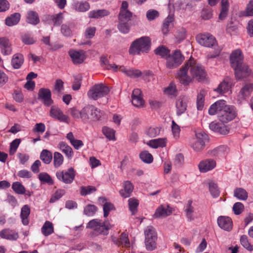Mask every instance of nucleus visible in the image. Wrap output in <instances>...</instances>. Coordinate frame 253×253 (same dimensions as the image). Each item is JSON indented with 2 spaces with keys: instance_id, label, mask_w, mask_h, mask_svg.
<instances>
[{
  "instance_id": "nucleus-2",
  "label": "nucleus",
  "mask_w": 253,
  "mask_h": 253,
  "mask_svg": "<svg viewBox=\"0 0 253 253\" xmlns=\"http://www.w3.org/2000/svg\"><path fill=\"white\" fill-rule=\"evenodd\" d=\"M211 115L217 114L219 120L223 123H227L233 120L237 115L235 108L226 104L225 101L218 100L212 104L209 109Z\"/></svg>"
},
{
  "instance_id": "nucleus-15",
  "label": "nucleus",
  "mask_w": 253,
  "mask_h": 253,
  "mask_svg": "<svg viewBox=\"0 0 253 253\" xmlns=\"http://www.w3.org/2000/svg\"><path fill=\"white\" fill-rule=\"evenodd\" d=\"M235 71V77L238 80L247 78L251 74V71L249 69L248 65L245 64H243L237 67V68L233 69Z\"/></svg>"
},
{
  "instance_id": "nucleus-31",
  "label": "nucleus",
  "mask_w": 253,
  "mask_h": 253,
  "mask_svg": "<svg viewBox=\"0 0 253 253\" xmlns=\"http://www.w3.org/2000/svg\"><path fill=\"white\" fill-rule=\"evenodd\" d=\"M30 213V207L28 205L23 206L21 210L20 217L22 219V223L24 225H27L29 224L28 217Z\"/></svg>"
},
{
  "instance_id": "nucleus-47",
  "label": "nucleus",
  "mask_w": 253,
  "mask_h": 253,
  "mask_svg": "<svg viewBox=\"0 0 253 253\" xmlns=\"http://www.w3.org/2000/svg\"><path fill=\"white\" fill-rule=\"evenodd\" d=\"M39 180L43 183H47L49 185H53L54 182L51 176L46 172H41L39 174Z\"/></svg>"
},
{
  "instance_id": "nucleus-63",
  "label": "nucleus",
  "mask_w": 253,
  "mask_h": 253,
  "mask_svg": "<svg viewBox=\"0 0 253 253\" xmlns=\"http://www.w3.org/2000/svg\"><path fill=\"white\" fill-rule=\"evenodd\" d=\"M161 128L157 126H151L146 131L147 134L151 137H155L159 135Z\"/></svg>"
},
{
  "instance_id": "nucleus-21",
  "label": "nucleus",
  "mask_w": 253,
  "mask_h": 253,
  "mask_svg": "<svg viewBox=\"0 0 253 253\" xmlns=\"http://www.w3.org/2000/svg\"><path fill=\"white\" fill-rule=\"evenodd\" d=\"M218 226L224 230L230 231L232 228V221L228 216H220L217 218Z\"/></svg>"
},
{
  "instance_id": "nucleus-52",
  "label": "nucleus",
  "mask_w": 253,
  "mask_h": 253,
  "mask_svg": "<svg viewBox=\"0 0 253 253\" xmlns=\"http://www.w3.org/2000/svg\"><path fill=\"white\" fill-rule=\"evenodd\" d=\"M48 17L52 21L53 24L55 26H59L63 21V13L60 12L55 15H49Z\"/></svg>"
},
{
  "instance_id": "nucleus-25",
  "label": "nucleus",
  "mask_w": 253,
  "mask_h": 253,
  "mask_svg": "<svg viewBox=\"0 0 253 253\" xmlns=\"http://www.w3.org/2000/svg\"><path fill=\"white\" fill-rule=\"evenodd\" d=\"M123 189L120 190V194L124 198H128L130 196L133 190V186L129 181H126L123 184Z\"/></svg>"
},
{
  "instance_id": "nucleus-19",
  "label": "nucleus",
  "mask_w": 253,
  "mask_h": 253,
  "mask_svg": "<svg viewBox=\"0 0 253 253\" xmlns=\"http://www.w3.org/2000/svg\"><path fill=\"white\" fill-rule=\"evenodd\" d=\"M132 104L137 107H142L144 104V101L142 98L141 91L138 88L134 89L131 95Z\"/></svg>"
},
{
  "instance_id": "nucleus-57",
  "label": "nucleus",
  "mask_w": 253,
  "mask_h": 253,
  "mask_svg": "<svg viewBox=\"0 0 253 253\" xmlns=\"http://www.w3.org/2000/svg\"><path fill=\"white\" fill-rule=\"evenodd\" d=\"M240 241L241 244L247 250L252 251L253 250V246L249 242L248 237L245 235H242L240 237Z\"/></svg>"
},
{
  "instance_id": "nucleus-26",
  "label": "nucleus",
  "mask_w": 253,
  "mask_h": 253,
  "mask_svg": "<svg viewBox=\"0 0 253 253\" xmlns=\"http://www.w3.org/2000/svg\"><path fill=\"white\" fill-rule=\"evenodd\" d=\"M100 203L103 204V216L107 217L111 211L115 210L114 206L110 202L106 201V199L104 197H99L98 199Z\"/></svg>"
},
{
  "instance_id": "nucleus-34",
  "label": "nucleus",
  "mask_w": 253,
  "mask_h": 253,
  "mask_svg": "<svg viewBox=\"0 0 253 253\" xmlns=\"http://www.w3.org/2000/svg\"><path fill=\"white\" fill-rule=\"evenodd\" d=\"M24 62V57L22 54L16 53L13 55L11 60V65L14 69H19Z\"/></svg>"
},
{
  "instance_id": "nucleus-64",
  "label": "nucleus",
  "mask_w": 253,
  "mask_h": 253,
  "mask_svg": "<svg viewBox=\"0 0 253 253\" xmlns=\"http://www.w3.org/2000/svg\"><path fill=\"white\" fill-rule=\"evenodd\" d=\"M61 32L65 37H70L72 35V30L71 25L63 24L61 27Z\"/></svg>"
},
{
  "instance_id": "nucleus-45",
  "label": "nucleus",
  "mask_w": 253,
  "mask_h": 253,
  "mask_svg": "<svg viewBox=\"0 0 253 253\" xmlns=\"http://www.w3.org/2000/svg\"><path fill=\"white\" fill-rule=\"evenodd\" d=\"M166 139L158 138L150 140L148 144L153 148H157L159 147H165L166 146Z\"/></svg>"
},
{
  "instance_id": "nucleus-51",
  "label": "nucleus",
  "mask_w": 253,
  "mask_h": 253,
  "mask_svg": "<svg viewBox=\"0 0 253 253\" xmlns=\"http://www.w3.org/2000/svg\"><path fill=\"white\" fill-rule=\"evenodd\" d=\"M155 53L166 59L170 54V50L164 46H160L155 50Z\"/></svg>"
},
{
  "instance_id": "nucleus-54",
  "label": "nucleus",
  "mask_w": 253,
  "mask_h": 253,
  "mask_svg": "<svg viewBox=\"0 0 253 253\" xmlns=\"http://www.w3.org/2000/svg\"><path fill=\"white\" fill-rule=\"evenodd\" d=\"M13 190L17 194H24L25 188L24 186L19 182H14L12 185Z\"/></svg>"
},
{
  "instance_id": "nucleus-24",
  "label": "nucleus",
  "mask_w": 253,
  "mask_h": 253,
  "mask_svg": "<svg viewBox=\"0 0 253 253\" xmlns=\"http://www.w3.org/2000/svg\"><path fill=\"white\" fill-rule=\"evenodd\" d=\"M187 100L185 96H180L176 101V114L180 116L184 113L187 108Z\"/></svg>"
},
{
  "instance_id": "nucleus-36",
  "label": "nucleus",
  "mask_w": 253,
  "mask_h": 253,
  "mask_svg": "<svg viewBox=\"0 0 253 253\" xmlns=\"http://www.w3.org/2000/svg\"><path fill=\"white\" fill-rule=\"evenodd\" d=\"M26 21L34 25H37L40 22L38 14L33 10L29 11L27 14Z\"/></svg>"
},
{
  "instance_id": "nucleus-29",
  "label": "nucleus",
  "mask_w": 253,
  "mask_h": 253,
  "mask_svg": "<svg viewBox=\"0 0 253 253\" xmlns=\"http://www.w3.org/2000/svg\"><path fill=\"white\" fill-rule=\"evenodd\" d=\"M228 152V148L226 146H218L209 151V154L212 156L221 157Z\"/></svg>"
},
{
  "instance_id": "nucleus-4",
  "label": "nucleus",
  "mask_w": 253,
  "mask_h": 253,
  "mask_svg": "<svg viewBox=\"0 0 253 253\" xmlns=\"http://www.w3.org/2000/svg\"><path fill=\"white\" fill-rule=\"evenodd\" d=\"M86 227L92 230L91 235L95 237L98 235H107L112 225L108 220L102 222L99 219H93L87 223Z\"/></svg>"
},
{
  "instance_id": "nucleus-20",
  "label": "nucleus",
  "mask_w": 253,
  "mask_h": 253,
  "mask_svg": "<svg viewBox=\"0 0 253 253\" xmlns=\"http://www.w3.org/2000/svg\"><path fill=\"white\" fill-rule=\"evenodd\" d=\"M172 212L171 208L169 205H161L156 210L155 218H163L169 215Z\"/></svg>"
},
{
  "instance_id": "nucleus-27",
  "label": "nucleus",
  "mask_w": 253,
  "mask_h": 253,
  "mask_svg": "<svg viewBox=\"0 0 253 253\" xmlns=\"http://www.w3.org/2000/svg\"><path fill=\"white\" fill-rule=\"evenodd\" d=\"M209 127L211 130L221 134L225 135L229 132V130L225 126L215 122H211L209 125Z\"/></svg>"
},
{
  "instance_id": "nucleus-28",
  "label": "nucleus",
  "mask_w": 253,
  "mask_h": 253,
  "mask_svg": "<svg viewBox=\"0 0 253 253\" xmlns=\"http://www.w3.org/2000/svg\"><path fill=\"white\" fill-rule=\"evenodd\" d=\"M0 236L9 240H16L19 237L17 232L8 229H4L0 232Z\"/></svg>"
},
{
  "instance_id": "nucleus-62",
  "label": "nucleus",
  "mask_w": 253,
  "mask_h": 253,
  "mask_svg": "<svg viewBox=\"0 0 253 253\" xmlns=\"http://www.w3.org/2000/svg\"><path fill=\"white\" fill-rule=\"evenodd\" d=\"M173 17L171 15H169L165 20L162 27V32L164 35L168 34L169 24L173 21Z\"/></svg>"
},
{
  "instance_id": "nucleus-56",
  "label": "nucleus",
  "mask_w": 253,
  "mask_h": 253,
  "mask_svg": "<svg viewBox=\"0 0 253 253\" xmlns=\"http://www.w3.org/2000/svg\"><path fill=\"white\" fill-rule=\"evenodd\" d=\"M213 15L212 8L210 6H207L202 11L201 18L204 20H209L211 19Z\"/></svg>"
},
{
  "instance_id": "nucleus-17",
  "label": "nucleus",
  "mask_w": 253,
  "mask_h": 253,
  "mask_svg": "<svg viewBox=\"0 0 253 253\" xmlns=\"http://www.w3.org/2000/svg\"><path fill=\"white\" fill-rule=\"evenodd\" d=\"M216 166L215 161L211 159L202 161L198 165L199 170L202 172H206L214 169Z\"/></svg>"
},
{
  "instance_id": "nucleus-16",
  "label": "nucleus",
  "mask_w": 253,
  "mask_h": 253,
  "mask_svg": "<svg viewBox=\"0 0 253 253\" xmlns=\"http://www.w3.org/2000/svg\"><path fill=\"white\" fill-rule=\"evenodd\" d=\"M233 85L232 80L227 77L224 79L214 90L219 94H222L229 91Z\"/></svg>"
},
{
  "instance_id": "nucleus-13",
  "label": "nucleus",
  "mask_w": 253,
  "mask_h": 253,
  "mask_svg": "<svg viewBox=\"0 0 253 253\" xmlns=\"http://www.w3.org/2000/svg\"><path fill=\"white\" fill-rule=\"evenodd\" d=\"M38 99L41 100L46 106H49L53 103L51 99V92L49 89L41 88L38 92Z\"/></svg>"
},
{
  "instance_id": "nucleus-43",
  "label": "nucleus",
  "mask_w": 253,
  "mask_h": 253,
  "mask_svg": "<svg viewBox=\"0 0 253 253\" xmlns=\"http://www.w3.org/2000/svg\"><path fill=\"white\" fill-rule=\"evenodd\" d=\"M74 5L75 10L80 12H85L90 8L89 4L86 1H76Z\"/></svg>"
},
{
  "instance_id": "nucleus-9",
  "label": "nucleus",
  "mask_w": 253,
  "mask_h": 253,
  "mask_svg": "<svg viewBox=\"0 0 253 253\" xmlns=\"http://www.w3.org/2000/svg\"><path fill=\"white\" fill-rule=\"evenodd\" d=\"M184 57L179 50H175L171 55L166 58V66L168 68L173 69L178 67L184 60Z\"/></svg>"
},
{
  "instance_id": "nucleus-1",
  "label": "nucleus",
  "mask_w": 253,
  "mask_h": 253,
  "mask_svg": "<svg viewBox=\"0 0 253 253\" xmlns=\"http://www.w3.org/2000/svg\"><path fill=\"white\" fill-rule=\"evenodd\" d=\"M177 75L180 83L188 85L194 79L198 82L203 81L207 74L203 66L190 58L180 68Z\"/></svg>"
},
{
  "instance_id": "nucleus-38",
  "label": "nucleus",
  "mask_w": 253,
  "mask_h": 253,
  "mask_svg": "<svg viewBox=\"0 0 253 253\" xmlns=\"http://www.w3.org/2000/svg\"><path fill=\"white\" fill-rule=\"evenodd\" d=\"M234 196L240 200H246L248 197L246 190L243 188H236L234 191Z\"/></svg>"
},
{
  "instance_id": "nucleus-22",
  "label": "nucleus",
  "mask_w": 253,
  "mask_h": 253,
  "mask_svg": "<svg viewBox=\"0 0 253 253\" xmlns=\"http://www.w3.org/2000/svg\"><path fill=\"white\" fill-rule=\"evenodd\" d=\"M50 115L51 117L57 119L61 122L67 123L68 117L64 115L62 111L58 107H51L50 111Z\"/></svg>"
},
{
  "instance_id": "nucleus-7",
  "label": "nucleus",
  "mask_w": 253,
  "mask_h": 253,
  "mask_svg": "<svg viewBox=\"0 0 253 253\" xmlns=\"http://www.w3.org/2000/svg\"><path fill=\"white\" fill-rule=\"evenodd\" d=\"M109 87L103 84H96L90 88L87 92L88 98L94 100L101 98L109 92Z\"/></svg>"
},
{
  "instance_id": "nucleus-48",
  "label": "nucleus",
  "mask_w": 253,
  "mask_h": 253,
  "mask_svg": "<svg viewBox=\"0 0 253 253\" xmlns=\"http://www.w3.org/2000/svg\"><path fill=\"white\" fill-rule=\"evenodd\" d=\"M176 42L180 43L181 41L185 39L186 37V31L183 28L178 29L174 34Z\"/></svg>"
},
{
  "instance_id": "nucleus-55",
  "label": "nucleus",
  "mask_w": 253,
  "mask_h": 253,
  "mask_svg": "<svg viewBox=\"0 0 253 253\" xmlns=\"http://www.w3.org/2000/svg\"><path fill=\"white\" fill-rule=\"evenodd\" d=\"M102 132L104 135L110 140H115V130L109 127L104 126L102 128Z\"/></svg>"
},
{
  "instance_id": "nucleus-41",
  "label": "nucleus",
  "mask_w": 253,
  "mask_h": 253,
  "mask_svg": "<svg viewBox=\"0 0 253 253\" xmlns=\"http://www.w3.org/2000/svg\"><path fill=\"white\" fill-rule=\"evenodd\" d=\"M41 231L42 234L45 236L51 234L54 232L52 223L49 221H46L42 227Z\"/></svg>"
},
{
  "instance_id": "nucleus-23",
  "label": "nucleus",
  "mask_w": 253,
  "mask_h": 253,
  "mask_svg": "<svg viewBox=\"0 0 253 253\" xmlns=\"http://www.w3.org/2000/svg\"><path fill=\"white\" fill-rule=\"evenodd\" d=\"M0 48L1 52L3 55H10L12 52L11 44L6 38H0Z\"/></svg>"
},
{
  "instance_id": "nucleus-35",
  "label": "nucleus",
  "mask_w": 253,
  "mask_h": 253,
  "mask_svg": "<svg viewBox=\"0 0 253 253\" xmlns=\"http://www.w3.org/2000/svg\"><path fill=\"white\" fill-rule=\"evenodd\" d=\"M70 113L73 117L74 118H81L84 121H87L88 117L86 114H85V111H84V108L81 110L79 111L76 109L75 108H71L70 110Z\"/></svg>"
},
{
  "instance_id": "nucleus-33",
  "label": "nucleus",
  "mask_w": 253,
  "mask_h": 253,
  "mask_svg": "<svg viewBox=\"0 0 253 253\" xmlns=\"http://www.w3.org/2000/svg\"><path fill=\"white\" fill-rule=\"evenodd\" d=\"M110 12L106 9H98L90 11L88 13L90 18L98 19L109 15Z\"/></svg>"
},
{
  "instance_id": "nucleus-6",
  "label": "nucleus",
  "mask_w": 253,
  "mask_h": 253,
  "mask_svg": "<svg viewBox=\"0 0 253 253\" xmlns=\"http://www.w3.org/2000/svg\"><path fill=\"white\" fill-rule=\"evenodd\" d=\"M208 137V135L203 131L196 132L195 136L190 141V145L195 151L200 152L205 148Z\"/></svg>"
},
{
  "instance_id": "nucleus-44",
  "label": "nucleus",
  "mask_w": 253,
  "mask_h": 253,
  "mask_svg": "<svg viewBox=\"0 0 253 253\" xmlns=\"http://www.w3.org/2000/svg\"><path fill=\"white\" fill-rule=\"evenodd\" d=\"M253 89V84H247L244 85L240 91V94L242 95V98L245 99L246 97L249 96Z\"/></svg>"
},
{
  "instance_id": "nucleus-10",
  "label": "nucleus",
  "mask_w": 253,
  "mask_h": 253,
  "mask_svg": "<svg viewBox=\"0 0 253 253\" xmlns=\"http://www.w3.org/2000/svg\"><path fill=\"white\" fill-rule=\"evenodd\" d=\"M57 178L66 184H71L75 177V171L73 168H70L67 171L58 170L56 172Z\"/></svg>"
},
{
  "instance_id": "nucleus-12",
  "label": "nucleus",
  "mask_w": 253,
  "mask_h": 253,
  "mask_svg": "<svg viewBox=\"0 0 253 253\" xmlns=\"http://www.w3.org/2000/svg\"><path fill=\"white\" fill-rule=\"evenodd\" d=\"M85 114L88 117L87 120L96 121L100 119L102 113L100 109L92 105H88L84 107Z\"/></svg>"
},
{
  "instance_id": "nucleus-46",
  "label": "nucleus",
  "mask_w": 253,
  "mask_h": 253,
  "mask_svg": "<svg viewBox=\"0 0 253 253\" xmlns=\"http://www.w3.org/2000/svg\"><path fill=\"white\" fill-rule=\"evenodd\" d=\"M205 91L202 90L197 95V107L198 110H202L205 102Z\"/></svg>"
},
{
  "instance_id": "nucleus-8",
  "label": "nucleus",
  "mask_w": 253,
  "mask_h": 253,
  "mask_svg": "<svg viewBox=\"0 0 253 253\" xmlns=\"http://www.w3.org/2000/svg\"><path fill=\"white\" fill-rule=\"evenodd\" d=\"M145 239V245L148 251H152L156 248V241L157 233L152 226H148L144 231Z\"/></svg>"
},
{
  "instance_id": "nucleus-18",
  "label": "nucleus",
  "mask_w": 253,
  "mask_h": 253,
  "mask_svg": "<svg viewBox=\"0 0 253 253\" xmlns=\"http://www.w3.org/2000/svg\"><path fill=\"white\" fill-rule=\"evenodd\" d=\"M69 54L75 64L83 63L85 58L84 52L83 50H71L69 51Z\"/></svg>"
},
{
  "instance_id": "nucleus-5",
  "label": "nucleus",
  "mask_w": 253,
  "mask_h": 253,
  "mask_svg": "<svg viewBox=\"0 0 253 253\" xmlns=\"http://www.w3.org/2000/svg\"><path fill=\"white\" fill-rule=\"evenodd\" d=\"M151 40L148 37H142L135 40L130 45L129 53L131 55L147 53L151 47Z\"/></svg>"
},
{
  "instance_id": "nucleus-37",
  "label": "nucleus",
  "mask_w": 253,
  "mask_h": 253,
  "mask_svg": "<svg viewBox=\"0 0 253 253\" xmlns=\"http://www.w3.org/2000/svg\"><path fill=\"white\" fill-rule=\"evenodd\" d=\"M119 69L126 76L131 78L138 77L141 75V72L138 70L127 69L124 66H120Z\"/></svg>"
},
{
  "instance_id": "nucleus-53",
  "label": "nucleus",
  "mask_w": 253,
  "mask_h": 253,
  "mask_svg": "<svg viewBox=\"0 0 253 253\" xmlns=\"http://www.w3.org/2000/svg\"><path fill=\"white\" fill-rule=\"evenodd\" d=\"M128 202L129 210L132 214H134L137 212L139 201L136 199L132 198L129 199Z\"/></svg>"
},
{
  "instance_id": "nucleus-39",
  "label": "nucleus",
  "mask_w": 253,
  "mask_h": 253,
  "mask_svg": "<svg viewBox=\"0 0 253 253\" xmlns=\"http://www.w3.org/2000/svg\"><path fill=\"white\" fill-rule=\"evenodd\" d=\"M100 62L101 66L104 69L107 70H112L113 71H117L119 67L115 64H110L107 58L105 57H101L100 58Z\"/></svg>"
},
{
  "instance_id": "nucleus-11",
  "label": "nucleus",
  "mask_w": 253,
  "mask_h": 253,
  "mask_svg": "<svg viewBox=\"0 0 253 253\" xmlns=\"http://www.w3.org/2000/svg\"><path fill=\"white\" fill-rule=\"evenodd\" d=\"M196 39L198 43L204 46L212 47L216 44L215 38L209 33L198 35Z\"/></svg>"
},
{
  "instance_id": "nucleus-49",
  "label": "nucleus",
  "mask_w": 253,
  "mask_h": 253,
  "mask_svg": "<svg viewBox=\"0 0 253 253\" xmlns=\"http://www.w3.org/2000/svg\"><path fill=\"white\" fill-rule=\"evenodd\" d=\"M63 89L64 86L63 81L60 79L57 80L53 90V93L57 96H60L61 95L62 91Z\"/></svg>"
},
{
  "instance_id": "nucleus-59",
  "label": "nucleus",
  "mask_w": 253,
  "mask_h": 253,
  "mask_svg": "<svg viewBox=\"0 0 253 253\" xmlns=\"http://www.w3.org/2000/svg\"><path fill=\"white\" fill-rule=\"evenodd\" d=\"M139 157L143 162L148 164L152 163L153 159L152 155L146 151L142 152L139 155Z\"/></svg>"
},
{
  "instance_id": "nucleus-61",
  "label": "nucleus",
  "mask_w": 253,
  "mask_h": 253,
  "mask_svg": "<svg viewBox=\"0 0 253 253\" xmlns=\"http://www.w3.org/2000/svg\"><path fill=\"white\" fill-rule=\"evenodd\" d=\"M191 205H192V201H189L188 202V204L186 206V208L185 209L186 217H187L188 220L189 221H191L194 219V216H193L194 208L191 206Z\"/></svg>"
},
{
  "instance_id": "nucleus-58",
  "label": "nucleus",
  "mask_w": 253,
  "mask_h": 253,
  "mask_svg": "<svg viewBox=\"0 0 253 253\" xmlns=\"http://www.w3.org/2000/svg\"><path fill=\"white\" fill-rule=\"evenodd\" d=\"M97 208L93 205H87L84 209V214L88 216H93L96 211Z\"/></svg>"
},
{
  "instance_id": "nucleus-40",
  "label": "nucleus",
  "mask_w": 253,
  "mask_h": 253,
  "mask_svg": "<svg viewBox=\"0 0 253 253\" xmlns=\"http://www.w3.org/2000/svg\"><path fill=\"white\" fill-rule=\"evenodd\" d=\"M164 91L165 94L171 97H175L178 93L176 86L173 83H170L169 86L165 88Z\"/></svg>"
},
{
  "instance_id": "nucleus-50",
  "label": "nucleus",
  "mask_w": 253,
  "mask_h": 253,
  "mask_svg": "<svg viewBox=\"0 0 253 253\" xmlns=\"http://www.w3.org/2000/svg\"><path fill=\"white\" fill-rule=\"evenodd\" d=\"M64 161L63 155L58 152H55L53 155V164L55 168H59L62 165Z\"/></svg>"
},
{
  "instance_id": "nucleus-32",
  "label": "nucleus",
  "mask_w": 253,
  "mask_h": 253,
  "mask_svg": "<svg viewBox=\"0 0 253 253\" xmlns=\"http://www.w3.org/2000/svg\"><path fill=\"white\" fill-rule=\"evenodd\" d=\"M21 15L19 13H14L10 16L7 17L5 20V24L9 27L17 25L20 20Z\"/></svg>"
},
{
  "instance_id": "nucleus-30",
  "label": "nucleus",
  "mask_w": 253,
  "mask_h": 253,
  "mask_svg": "<svg viewBox=\"0 0 253 253\" xmlns=\"http://www.w3.org/2000/svg\"><path fill=\"white\" fill-rule=\"evenodd\" d=\"M60 150L66 155L68 159H71L73 156L74 153L72 148L65 142L59 143Z\"/></svg>"
},
{
  "instance_id": "nucleus-14",
  "label": "nucleus",
  "mask_w": 253,
  "mask_h": 253,
  "mask_svg": "<svg viewBox=\"0 0 253 253\" xmlns=\"http://www.w3.org/2000/svg\"><path fill=\"white\" fill-rule=\"evenodd\" d=\"M243 55L240 49H237L232 52L230 55V61L231 67L237 68L243 64Z\"/></svg>"
},
{
  "instance_id": "nucleus-60",
  "label": "nucleus",
  "mask_w": 253,
  "mask_h": 253,
  "mask_svg": "<svg viewBox=\"0 0 253 253\" xmlns=\"http://www.w3.org/2000/svg\"><path fill=\"white\" fill-rule=\"evenodd\" d=\"M209 190L212 196L214 198L218 197L219 195V191L217 184L211 181L209 183Z\"/></svg>"
},
{
  "instance_id": "nucleus-3",
  "label": "nucleus",
  "mask_w": 253,
  "mask_h": 253,
  "mask_svg": "<svg viewBox=\"0 0 253 253\" xmlns=\"http://www.w3.org/2000/svg\"><path fill=\"white\" fill-rule=\"evenodd\" d=\"M128 7L127 2L123 1L118 15V29L123 34L129 32L131 27L130 22L133 17L132 12L128 10Z\"/></svg>"
},
{
  "instance_id": "nucleus-42",
  "label": "nucleus",
  "mask_w": 253,
  "mask_h": 253,
  "mask_svg": "<svg viewBox=\"0 0 253 253\" xmlns=\"http://www.w3.org/2000/svg\"><path fill=\"white\" fill-rule=\"evenodd\" d=\"M52 153L46 149H43L41 153L40 159L45 164H49L52 159Z\"/></svg>"
}]
</instances>
